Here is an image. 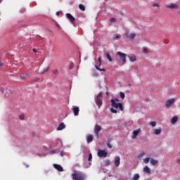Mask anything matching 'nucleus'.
Listing matches in <instances>:
<instances>
[{"instance_id":"28","label":"nucleus","mask_w":180,"mask_h":180,"mask_svg":"<svg viewBox=\"0 0 180 180\" xmlns=\"http://www.w3.org/2000/svg\"><path fill=\"white\" fill-rule=\"evenodd\" d=\"M144 164H148L150 162V158H146L143 160Z\"/></svg>"},{"instance_id":"9","label":"nucleus","mask_w":180,"mask_h":180,"mask_svg":"<svg viewBox=\"0 0 180 180\" xmlns=\"http://www.w3.org/2000/svg\"><path fill=\"white\" fill-rule=\"evenodd\" d=\"M66 18L70 20L72 23H75V18L72 16L70 13H66Z\"/></svg>"},{"instance_id":"36","label":"nucleus","mask_w":180,"mask_h":180,"mask_svg":"<svg viewBox=\"0 0 180 180\" xmlns=\"http://www.w3.org/2000/svg\"><path fill=\"white\" fill-rule=\"evenodd\" d=\"M110 111L112 112V113H117V110H115L114 108H111Z\"/></svg>"},{"instance_id":"32","label":"nucleus","mask_w":180,"mask_h":180,"mask_svg":"<svg viewBox=\"0 0 180 180\" xmlns=\"http://www.w3.org/2000/svg\"><path fill=\"white\" fill-rule=\"evenodd\" d=\"M153 6L154 8H155V7L160 8V4H158V3H155V4H153Z\"/></svg>"},{"instance_id":"41","label":"nucleus","mask_w":180,"mask_h":180,"mask_svg":"<svg viewBox=\"0 0 180 180\" xmlns=\"http://www.w3.org/2000/svg\"><path fill=\"white\" fill-rule=\"evenodd\" d=\"M102 95H103L102 92H100V93L98 94V96H96V98H102Z\"/></svg>"},{"instance_id":"8","label":"nucleus","mask_w":180,"mask_h":180,"mask_svg":"<svg viewBox=\"0 0 180 180\" xmlns=\"http://www.w3.org/2000/svg\"><path fill=\"white\" fill-rule=\"evenodd\" d=\"M140 133H141V129L139 128L138 129L134 130L133 131L131 139L134 140V139H137V136H139V134H140Z\"/></svg>"},{"instance_id":"53","label":"nucleus","mask_w":180,"mask_h":180,"mask_svg":"<svg viewBox=\"0 0 180 180\" xmlns=\"http://www.w3.org/2000/svg\"><path fill=\"white\" fill-rule=\"evenodd\" d=\"M56 15H60V12H56Z\"/></svg>"},{"instance_id":"35","label":"nucleus","mask_w":180,"mask_h":180,"mask_svg":"<svg viewBox=\"0 0 180 180\" xmlns=\"http://www.w3.org/2000/svg\"><path fill=\"white\" fill-rule=\"evenodd\" d=\"M72 68H74V64L70 63V64L69 65V70H72Z\"/></svg>"},{"instance_id":"4","label":"nucleus","mask_w":180,"mask_h":180,"mask_svg":"<svg viewBox=\"0 0 180 180\" xmlns=\"http://www.w3.org/2000/svg\"><path fill=\"white\" fill-rule=\"evenodd\" d=\"M101 130H102V127L98 124H96L94 127V134L97 139L99 138V131H101Z\"/></svg>"},{"instance_id":"31","label":"nucleus","mask_w":180,"mask_h":180,"mask_svg":"<svg viewBox=\"0 0 180 180\" xmlns=\"http://www.w3.org/2000/svg\"><path fill=\"white\" fill-rule=\"evenodd\" d=\"M120 98H121V99H124V98H125V95H124V93H123V92H120Z\"/></svg>"},{"instance_id":"40","label":"nucleus","mask_w":180,"mask_h":180,"mask_svg":"<svg viewBox=\"0 0 180 180\" xmlns=\"http://www.w3.org/2000/svg\"><path fill=\"white\" fill-rule=\"evenodd\" d=\"M65 155V152H64V150H62L61 152H60V156L61 157H64Z\"/></svg>"},{"instance_id":"30","label":"nucleus","mask_w":180,"mask_h":180,"mask_svg":"<svg viewBox=\"0 0 180 180\" xmlns=\"http://www.w3.org/2000/svg\"><path fill=\"white\" fill-rule=\"evenodd\" d=\"M98 65L101 66L102 65V57H98Z\"/></svg>"},{"instance_id":"33","label":"nucleus","mask_w":180,"mask_h":180,"mask_svg":"<svg viewBox=\"0 0 180 180\" xmlns=\"http://www.w3.org/2000/svg\"><path fill=\"white\" fill-rule=\"evenodd\" d=\"M53 74H55V75H58V70L57 69H55L52 71Z\"/></svg>"},{"instance_id":"46","label":"nucleus","mask_w":180,"mask_h":180,"mask_svg":"<svg viewBox=\"0 0 180 180\" xmlns=\"http://www.w3.org/2000/svg\"><path fill=\"white\" fill-rule=\"evenodd\" d=\"M110 22H116V18H110Z\"/></svg>"},{"instance_id":"13","label":"nucleus","mask_w":180,"mask_h":180,"mask_svg":"<svg viewBox=\"0 0 180 180\" xmlns=\"http://www.w3.org/2000/svg\"><path fill=\"white\" fill-rule=\"evenodd\" d=\"M86 141L88 143V144H89V143H92V141H94V136H92L91 134H88L86 137Z\"/></svg>"},{"instance_id":"29","label":"nucleus","mask_w":180,"mask_h":180,"mask_svg":"<svg viewBox=\"0 0 180 180\" xmlns=\"http://www.w3.org/2000/svg\"><path fill=\"white\" fill-rule=\"evenodd\" d=\"M106 57H107L108 61L112 62V57H110V55L109 54V53H107Z\"/></svg>"},{"instance_id":"23","label":"nucleus","mask_w":180,"mask_h":180,"mask_svg":"<svg viewBox=\"0 0 180 180\" xmlns=\"http://www.w3.org/2000/svg\"><path fill=\"white\" fill-rule=\"evenodd\" d=\"M150 164H151V165H157V164H158V160L151 159L150 160Z\"/></svg>"},{"instance_id":"43","label":"nucleus","mask_w":180,"mask_h":180,"mask_svg":"<svg viewBox=\"0 0 180 180\" xmlns=\"http://www.w3.org/2000/svg\"><path fill=\"white\" fill-rule=\"evenodd\" d=\"M114 39H120V35H118V34L114 35Z\"/></svg>"},{"instance_id":"49","label":"nucleus","mask_w":180,"mask_h":180,"mask_svg":"<svg viewBox=\"0 0 180 180\" xmlns=\"http://www.w3.org/2000/svg\"><path fill=\"white\" fill-rule=\"evenodd\" d=\"M105 162H106L107 165H109L110 164V160H106Z\"/></svg>"},{"instance_id":"25","label":"nucleus","mask_w":180,"mask_h":180,"mask_svg":"<svg viewBox=\"0 0 180 180\" xmlns=\"http://www.w3.org/2000/svg\"><path fill=\"white\" fill-rule=\"evenodd\" d=\"M94 67L98 71H106V70L105 68H99V67L98 65H95Z\"/></svg>"},{"instance_id":"39","label":"nucleus","mask_w":180,"mask_h":180,"mask_svg":"<svg viewBox=\"0 0 180 180\" xmlns=\"http://www.w3.org/2000/svg\"><path fill=\"white\" fill-rule=\"evenodd\" d=\"M56 153H57V150H52L50 152L51 154H56Z\"/></svg>"},{"instance_id":"20","label":"nucleus","mask_w":180,"mask_h":180,"mask_svg":"<svg viewBox=\"0 0 180 180\" xmlns=\"http://www.w3.org/2000/svg\"><path fill=\"white\" fill-rule=\"evenodd\" d=\"M127 37H129V39H130L131 40H133V39H134V37H136V34H134V33L128 34Z\"/></svg>"},{"instance_id":"47","label":"nucleus","mask_w":180,"mask_h":180,"mask_svg":"<svg viewBox=\"0 0 180 180\" xmlns=\"http://www.w3.org/2000/svg\"><path fill=\"white\" fill-rule=\"evenodd\" d=\"M113 101H115V102H120V101L118 98H112Z\"/></svg>"},{"instance_id":"48","label":"nucleus","mask_w":180,"mask_h":180,"mask_svg":"<svg viewBox=\"0 0 180 180\" xmlns=\"http://www.w3.org/2000/svg\"><path fill=\"white\" fill-rule=\"evenodd\" d=\"M176 162L180 165V158L176 159Z\"/></svg>"},{"instance_id":"21","label":"nucleus","mask_w":180,"mask_h":180,"mask_svg":"<svg viewBox=\"0 0 180 180\" xmlns=\"http://www.w3.org/2000/svg\"><path fill=\"white\" fill-rule=\"evenodd\" d=\"M161 129H155L154 131H153V134L155 135V136H158L160 134H161Z\"/></svg>"},{"instance_id":"3","label":"nucleus","mask_w":180,"mask_h":180,"mask_svg":"<svg viewBox=\"0 0 180 180\" xmlns=\"http://www.w3.org/2000/svg\"><path fill=\"white\" fill-rule=\"evenodd\" d=\"M97 154L98 157H101V158H106L108 157V152L105 150L98 149Z\"/></svg>"},{"instance_id":"1","label":"nucleus","mask_w":180,"mask_h":180,"mask_svg":"<svg viewBox=\"0 0 180 180\" xmlns=\"http://www.w3.org/2000/svg\"><path fill=\"white\" fill-rule=\"evenodd\" d=\"M72 179L85 180L86 179V176L83 172L76 171L73 174H72Z\"/></svg>"},{"instance_id":"16","label":"nucleus","mask_w":180,"mask_h":180,"mask_svg":"<svg viewBox=\"0 0 180 180\" xmlns=\"http://www.w3.org/2000/svg\"><path fill=\"white\" fill-rule=\"evenodd\" d=\"M64 129H65V124H64V122H61L57 127L56 130L60 131L61 130H64Z\"/></svg>"},{"instance_id":"14","label":"nucleus","mask_w":180,"mask_h":180,"mask_svg":"<svg viewBox=\"0 0 180 180\" xmlns=\"http://www.w3.org/2000/svg\"><path fill=\"white\" fill-rule=\"evenodd\" d=\"M96 103L97 105V106L98 107V109L101 108V107L102 106V99L99 98H96Z\"/></svg>"},{"instance_id":"15","label":"nucleus","mask_w":180,"mask_h":180,"mask_svg":"<svg viewBox=\"0 0 180 180\" xmlns=\"http://www.w3.org/2000/svg\"><path fill=\"white\" fill-rule=\"evenodd\" d=\"M53 167L59 171V172H63V171H64V169H63V167H61V165H60L53 164Z\"/></svg>"},{"instance_id":"37","label":"nucleus","mask_w":180,"mask_h":180,"mask_svg":"<svg viewBox=\"0 0 180 180\" xmlns=\"http://www.w3.org/2000/svg\"><path fill=\"white\" fill-rule=\"evenodd\" d=\"M142 157H144V153H140V154L138 155V158H142Z\"/></svg>"},{"instance_id":"50","label":"nucleus","mask_w":180,"mask_h":180,"mask_svg":"<svg viewBox=\"0 0 180 180\" xmlns=\"http://www.w3.org/2000/svg\"><path fill=\"white\" fill-rule=\"evenodd\" d=\"M32 51H33L34 53H37V51L36 50V49H32Z\"/></svg>"},{"instance_id":"24","label":"nucleus","mask_w":180,"mask_h":180,"mask_svg":"<svg viewBox=\"0 0 180 180\" xmlns=\"http://www.w3.org/2000/svg\"><path fill=\"white\" fill-rule=\"evenodd\" d=\"M79 9H80V11H82L84 12L85 11V6H84V4H79Z\"/></svg>"},{"instance_id":"45","label":"nucleus","mask_w":180,"mask_h":180,"mask_svg":"<svg viewBox=\"0 0 180 180\" xmlns=\"http://www.w3.org/2000/svg\"><path fill=\"white\" fill-rule=\"evenodd\" d=\"M107 146H108V148H112V146L110 145V142L107 143Z\"/></svg>"},{"instance_id":"17","label":"nucleus","mask_w":180,"mask_h":180,"mask_svg":"<svg viewBox=\"0 0 180 180\" xmlns=\"http://www.w3.org/2000/svg\"><path fill=\"white\" fill-rule=\"evenodd\" d=\"M128 58H129V60L131 62H134L137 60V58L136 57V55H129Z\"/></svg>"},{"instance_id":"42","label":"nucleus","mask_w":180,"mask_h":180,"mask_svg":"<svg viewBox=\"0 0 180 180\" xmlns=\"http://www.w3.org/2000/svg\"><path fill=\"white\" fill-rule=\"evenodd\" d=\"M92 160V153H90L89 155V159L88 160L89 161H91Z\"/></svg>"},{"instance_id":"2","label":"nucleus","mask_w":180,"mask_h":180,"mask_svg":"<svg viewBox=\"0 0 180 180\" xmlns=\"http://www.w3.org/2000/svg\"><path fill=\"white\" fill-rule=\"evenodd\" d=\"M111 106L115 108V109H120L122 112H123V104L122 103H116L115 100H111Z\"/></svg>"},{"instance_id":"26","label":"nucleus","mask_w":180,"mask_h":180,"mask_svg":"<svg viewBox=\"0 0 180 180\" xmlns=\"http://www.w3.org/2000/svg\"><path fill=\"white\" fill-rule=\"evenodd\" d=\"M49 69H50V67H49V66L44 68L43 71L41 72V74H44V72H47V71H49Z\"/></svg>"},{"instance_id":"34","label":"nucleus","mask_w":180,"mask_h":180,"mask_svg":"<svg viewBox=\"0 0 180 180\" xmlns=\"http://www.w3.org/2000/svg\"><path fill=\"white\" fill-rule=\"evenodd\" d=\"M19 119L20 120H25V115H20Z\"/></svg>"},{"instance_id":"22","label":"nucleus","mask_w":180,"mask_h":180,"mask_svg":"<svg viewBox=\"0 0 180 180\" xmlns=\"http://www.w3.org/2000/svg\"><path fill=\"white\" fill-rule=\"evenodd\" d=\"M140 179V174H136L134 175L133 178L131 180H139Z\"/></svg>"},{"instance_id":"18","label":"nucleus","mask_w":180,"mask_h":180,"mask_svg":"<svg viewBox=\"0 0 180 180\" xmlns=\"http://www.w3.org/2000/svg\"><path fill=\"white\" fill-rule=\"evenodd\" d=\"M143 172H144L146 174H151V170L150 169V167H148V166H146V167L143 168Z\"/></svg>"},{"instance_id":"51","label":"nucleus","mask_w":180,"mask_h":180,"mask_svg":"<svg viewBox=\"0 0 180 180\" xmlns=\"http://www.w3.org/2000/svg\"><path fill=\"white\" fill-rule=\"evenodd\" d=\"M2 65H4V63L0 61V67H2Z\"/></svg>"},{"instance_id":"19","label":"nucleus","mask_w":180,"mask_h":180,"mask_svg":"<svg viewBox=\"0 0 180 180\" xmlns=\"http://www.w3.org/2000/svg\"><path fill=\"white\" fill-rule=\"evenodd\" d=\"M176 122H178V117L176 116H174L172 120H171V123L172 124H175V123H176Z\"/></svg>"},{"instance_id":"38","label":"nucleus","mask_w":180,"mask_h":180,"mask_svg":"<svg viewBox=\"0 0 180 180\" xmlns=\"http://www.w3.org/2000/svg\"><path fill=\"white\" fill-rule=\"evenodd\" d=\"M27 75H28L27 74L22 75H21V78L22 79H25V78H26L27 77Z\"/></svg>"},{"instance_id":"6","label":"nucleus","mask_w":180,"mask_h":180,"mask_svg":"<svg viewBox=\"0 0 180 180\" xmlns=\"http://www.w3.org/2000/svg\"><path fill=\"white\" fill-rule=\"evenodd\" d=\"M175 103V98H172L167 101L165 103V108L168 109V108H171L172 105Z\"/></svg>"},{"instance_id":"5","label":"nucleus","mask_w":180,"mask_h":180,"mask_svg":"<svg viewBox=\"0 0 180 180\" xmlns=\"http://www.w3.org/2000/svg\"><path fill=\"white\" fill-rule=\"evenodd\" d=\"M117 55L119 56L120 59L126 64V53H122L120 51L117 52Z\"/></svg>"},{"instance_id":"52","label":"nucleus","mask_w":180,"mask_h":180,"mask_svg":"<svg viewBox=\"0 0 180 180\" xmlns=\"http://www.w3.org/2000/svg\"><path fill=\"white\" fill-rule=\"evenodd\" d=\"M57 27H58V29H61V27L60 26V25H57Z\"/></svg>"},{"instance_id":"11","label":"nucleus","mask_w":180,"mask_h":180,"mask_svg":"<svg viewBox=\"0 0 180 180\" xmlns=\"http://www.w3.org/2000/svg\"><path fill=\"white\" fill-rule=\"evenodd\" d=\"M115 166L119 167L120 165V157L117 156L114 159Z\"/></svg>"},{"instance_id":"44","label":"nucleus","mask_w":180,"mask_h":180,"mask_svg":"<svg viewBox=\"0 0 180 180\" xmlns=\"http://www.w3.org/2000/svg\"><path fill=\"white\" fill-rule=\"evenodd\" d=\"M143 52L145 53V54H147V53H148V50H147V49H144L143 50Z\"/></svg>"},{"instance_id":"10","label":"nucleus","mask_w":180,"mask_h":180,"mask_svg":"<svg viewBox=\"0 0 180 180\" xmlns=\"http://www.w3.org/2000/svg\"><path fill=\"white\" fill-rule=\"evenodd\" d=\"M72 112H73L75 116H78V115H79V107L73 106Z\"/></svg>"},{"instance_id":"12","label":"nucleus","mask_w":180,"mask_h":180,"mask_svg":"<svg viewBox=\"0 0 180 180\" xmlns=\"http://www.w3.org/2000/svg\"><path fill=\"white\" fill-rule=\"evenodd\" d=\"M5 96H6L7 98L8 96H11V95H12V92H11V89H5L4 91H3Z\"/></svg>"},{"instance_id":"27","label":"nucleus","mask_w":180,"mask_h":180,"mask_svg":"<svg viewBox=\"0 0 180 180\" xmlns=\"http://www.w3.org/2000/svg\"><path fill=\"white\" fill-rule=\"evenodd\" d=\"M150 125L152 126V127H155V126H157V122L152 121L150 122Z\"/></svg>"},{"instance_id":"7","label":"nucleus","mask_w":180,"mask_h":180,"mask_svg":"<svg viewBox=\"0 0 180 180\" xmlns=\"http://www.w3.org/2000/svg\"><path fill=\"white\" fill-rule=\"evenodd\" d=\"M165 8L167 9H178L179 6L175 3H171L169 5L165 4Z\"/></svg>"}]
</instances>
